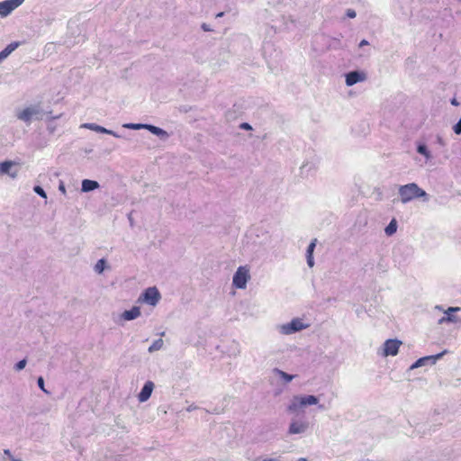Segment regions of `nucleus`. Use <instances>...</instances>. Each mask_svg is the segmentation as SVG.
<instances>
[{"label":"nucleus","mask_w":461,"mask_h":461,"mask_svg":"<svg viewBox=\"0 0 461 461\" xmlns=\"http://www.w3.org/2000/svg\"><path fill=\"white\" fill-rule=\"evenodd\" d=\"M313 405H317L320 411H326L328 409L325 404L320 403L319 396L313 394H298L293 396L286 410L291 414H296L301 410Z\"/></svg>","instance_id":"nucleus-1"},{"label":"nucleus","mask_w":461,"mask_h":461,"mask_svg":"<svg viewBox=\"0 0 461 461\" xmlns=\"http://www.w3.org/2000/svg\"><path fill=\"white\" fill-rule=\"evenodd\" d=\"M398 194L402 203H410L418 198H421L424 202H429V195L415 183L400 185Z\"/></svg>","instance_id":"nucleus-2"},{"label":"nucleus","mask_w":461,"mask_h":461,"mask_svg":"<svg viewBox=\"0 0 461 461\" xmlns=\"http://www.w3.org/2000/svg\"><path fill=\"white\" fill-rule=\"evenodd\" d=\"M42 115L43 111L40 104L30 105L16 113V117L27 124H30L32 120H41Z\"/></svg>","instance_id":"nucleus-3"},{"label":"nucleus","mask_w":461,"mask_h":461,"mask_svg":"<svg viewBox=\"0 0 461 461\" xmlns=\"http://www.w3.org/2000/svg\"><path fill=\"white\" fill-rule=\"evenodd\" d=\"M309 327V324H306L300 318H294L288 323H284L276 326V330L279 333L283 335H291L305 330Z\"/></svg>","instance_id":"nucleus-4"},{"label":"nucleus","mask_w":461,"mask_h":461,"mask_svg":"<svg viewBox=\"0 0 461 461\" xmlns=\"http://www.w3.org/2000/svg\"><path fill=\"white\" fill-rule=\"evenodd\" d=\"M310 429V422L305 419L304 416L294 417L288 426V435H303Z\"/></svg>","instance_id":"nucleus-5"},{"label":"nucleus","mask_w":461,"mask_h":461,"mask_svg":"<svg viewBox=\"0 0 461 461\" xmlns=\"http://www.w3.org/2000/svg\"><path fill=\"white\" fill-rule=\"evenodd\" d=\"M161 299V294L156 286L149 287L143 291L138 299V303L156 306Z\"/></svg>","instance_id":"nucleus-6"},{"label":"nucleus","mask_w":461,"mask_h":461,"mask_svg":"<svg viewBox=\"0 0 461 461\" xmlns=\"http://www.w3.org/2000/svg\"><path fill=\"white\" fill-rule=\"evenodd\" d=\"M402 344V341L397 339H386L382 346L381 356L384 357L396 356Z\"/></svg>","instance_id":"nucleus-7"},{"label":"nucleus","mask_w":461,"mask_h":461,"mask_svg":"<svg viewBox=\"0 0 461 461\" xmlns=\"http://www.w3.org/2000/svg\"><path fill=\"white\" fill-rule=\"evenodd\" d=\"M249 277V270L245 267H240L233 276L232 284L236 288L244 289Z\"/></svg>","instance_id":"nucleus-8"},{"label":"nucleus","mask_w":461,"mask_h":461,"mask_svg":"<svg viewBox=\"0 0 461 461\" xmlns=\"http://www.w3.org/2000/svg\"><path fill=\"white\" fill-rule=\"evenodd\" d=\"M24 0H5L0 2V15L8 16L14 10L19 7Z\"/></svg>","instance_id":"nucleus-9"},{"label":"nucleus","mask_w":461,"mask_h":461,"mask_svg":"<svg viewBox=\"0 0 461 461\" xmlns=\"http://www.w3.org/2000/svg\"><path fill=\"white\" fill-rule=\"evenodd\" d=\"M346 77V85L348 86H354L358 82H363L366 78V75L363 71L354 70L347 73L345 75Z\"/></svg>","instance_id":"nucleus-10"},{"label":"nucleus","mask_w":461,"mask_h":461,"mask_svg":"<svg viewBox=\"0 0 461 461\" xmlns=\"http://www.w3.org/2000/svg\"><path fill=\"white\" fill-rule=\"evenodd\" d=\"M461 311L460 307H448L444 311L445 316L438 320V324H443L445 322L456 323L460 320L457 316L454 315L455 312Z\"/></svg>","instance_id":"nucleus-11"},{"label":"nucleus","mask_w":461,"mask_h":461,"mask_svg":"<svg viewBox=\"0 0 461 461\" xmlns=\"http://www.w3.org/2000/svg\"><path fill=\"white\" fill-rule=\"evenodd\" d=\"M154 383L151 382V381H147L142 389L140 390V393L138 394V400L140 402H145L146 401H148L149 399V397L151 396V393L153 392V389H154Z\"/></svg>","instance_id":"nucleus-12"},{"label":"nucleus","mask_w":461,"mask_h":461,"mask_svg":"<svg viewBox=\"0 0 461 461\" xmlns=\"http://www.w3.org/2000/svg\"><path fill=\"white\" fill-rule=\"evenodd\" d=\"M317 170V165L314 161H305L300 167V176L302 177L307 178L312 176Z\"/></svg>","instance_id":"nucleus-13"},{"label":"nucleus","mask_w":461,"mask_h":461,"mask_svg":"<svg viewBox=\"0 0 461 461\" xmlns=\"http://www.w3.org/2000/svg\"><path fill=\"white\" fill-rule=\"evenodd\" d=\"M83 128H86V129H89V130H92L94 131H96V132H100V133H105V134H109V135H112L115 138H121L122 136L120 134H118L117 132L112 131V130H108L103 126H100V125H97L95 123H84L82 125Z\"/></svg>","instance_id":"nucleus-14"},{"label":"nucleus","mask_w":461,"mask_h":461,"mask_svg":"<svg viewBox=\"0 0 461 461\" xmlns=\"http://www.w3.org/2000/svg\"><path fill=\"white\" fill-rule=\"evenodd\" d=\"M317 244V240L313 239L311 243L309 244L307 250H306V260L307 265L310 267H312L314 266V258H313V251Z\"/></svg>","instance_id":"nucleus-15"},{"label":"nucleus","mask_w":461,"mask_h":461,"mask_svg":"<svg viewBox=\"0 0 461 461\" xmlns=\"http://www.w3.org/2000/svg\"><path fill=\"white\" fill-rule=\"evenodd\" d=\"M140 315V309L138 306H133L131 309L124 311L122 317L125 321H132Z\"/></svg>","instance_id":"nucleus-16"},{"label":"nucleus","mask_w":461,"mask_h":461,"mask_svg":"<svg viewBox=\"0 0 461 461\" xmlns=\"http://www.w3.org/2000/svg\"><path fill=\"white\" fill-rule=\"evenodd\" d=\"M432 364V356H426L424 357L419 358L415 361L410 367L409 371Z\"/></svg>","instance_id":"nucleus-17"},{"label":"nucleus","mask_w":461,"mask_h":461,"mask_svg":"<svg viewBox=\"0 0 461 461\" xmlns=\"http://www.w3.org/2000/svg\"><path fill=\"white\" fill-rule=\"evenodd\" d=\"M145 126L146 130L149 131L151 133L161 139H167L168 137V133L159 127L151 124H145Z\"/></svg>","instance_id":"nucleus-18"},{"label":"nucleus","mask_w":461,"mask_h":461,"mask_svg":"<svg viewBox=\"0 0 461 461\" xmlns=\"http://www.w3.org/2000/svg\"><path fill=\"white\" fill-rule=\"evenodd\" d=\"M99 187V184L97 181L90 180V179H84L82 181V192L87 193L90 191H94Z\"/></svg>","instance_id":"nucleus-19"},{"label":"nucleus","mask_w":461,"mask_h":461,"mask_svg":"<svg viewBox=\"0 0 461 461\" xmlns=\"http://www.w3.org/2000/svg\"><path fill=\"white\" fill-rule=\"evenodd\" d=\"M17 47V42H12L7 45L2 51H0V63L5 59Z\"/></svg>","instance_id":"nucleus-20"},{"label":"nucleus","mask_w":461,"mask_h":461,"mask_svg":"<svg viewBox=\"0 0 461 461\" xmlns=\"http://www.w3.org/2000/svg\"><path fill=\"white\" fill-rule=\"evenodd\" d=\"M14 162L12 161H4L0 163V174H7L11 176L12 177L16 176V173H11L10 169L13 167Z\"/></svg>","instance_id":"nucleus-21"},{"label":"nucleus","mask_w":461,"mask_h":461,"mask_svg":"<svg viewBox=\"0 0 461 461\" xmlns=\"http://www.w3.org/2000/svg\"><path fill=\"white\" fill-rule=\"evenodd\" d=\"M273 372L277 375L280 378H282L285 383H290L294 378V375L285 373L283 370H280L278 368H275Z\"/></svg>","instance_id":"nucleus-22"},{"label":"nucleus","mask_w":461,"mask_h":461,"mask_svg":"<svg viewBox=\"0 0 461 461\" xmlns=\"http://www.w3.org/2000/svg\"><path fill=\"white\" fill-rule=\"evenodd\" d=\"M397 230V221L395 219H393L389 224L385 227L384 232L387 236L393 235Z\"/></svg>","instance_id":"nucleus-23"},{"label":"nucleus","mask_w":461,"mask_h":461,"mask_svg":"<svg viewBox=\"0 0 461 461\" xmlns=\"http://www.w3.org/2000/svg\"><path fill=\"white\" fill-rule=\"evenodd\" d=\"M164 345V341L163 339H156L155 341H153V343L149 346L148 351L149 353H152V352H155V351H158L159 349L162 348Z\"/></svg>","instance_id":"nucleus-24"},{"label":"nucleus","mask_w":461,"mask_h":461,"mask_svg":"<svg viewBox=\"0 0 461 461\" xmlns=\"http://www.w3.org/2000/svg\"><path fill=\"white\" fill-rule=\"evenodd\" d=\"M105 266H106V261L104 258H101L99 259L95 266V271L98 274H101L104 272V268H105Z\"/></svg>","instance_id":"nucleus-25"},{"label":"nucleus","mask_w":461,"mask_h":461,"mask_svg":"<svg viewBox=\"0 0 461 461\" xmlns=\"http://www.w3.org/2000/svg\"><path fill=\"white\" fill-rule=\"evenodd\" d=\"M122 127L130 130H140L145 129L146 126L143 123H124Z\"/></svg>","instance_id":"nucleus-26"},{"label":"nucleus","mask_w":461,"mask_h":461,"mask_svg":"<svg viewBox=\"0 0 461 461\" xmlns=\"http://www.w3.org/2000/svg\"><path fill=\"white\" fill-rule=\"evenodd\" d=\"M33 191L38 194L40 195L41 197L42 198H46L47 197V194H46V192L43 190V188L40 185H35L33 187Z\"/></svg>","instance_id":"nucleus-27"},{"label":"nucleus","mask_w":461,"mask_h":461,"mask_svg":"<svg viewBox=\"0 0 461 461\" xmlns=\"http://www.w3.org/2000/svg\"><path fill=\"white\" fill-rule=\"evenodd\" d=\"M26 364H27V360H26L25 358H24V359L20 360L19 362H17V363L15 364V366H14V370H15V371H21V370H23V369L25 367Z\"/></svg>","instance_id":"nucleus-28"},{"label":"nucleus","mask_w":461,"mask_h":461,"mask_svg":"<svg viewBox=\"0 0 461 461\" xmlns=\"http://www.w3.org/2000/svg\"><path fill=\"white\" fill-rule=\"evenodd\" d=\"M417 150L420 154L425 155L426 157L429 156L428 149L424 144H420L417 148Z\"/></svg>","instance_id":"nucleus-29"},{"label":"nucleus","mask_w":461,"mask_h":461,"mask_svg":"<svg viewBox=\"0 0 461 461\" xmlns=\"http://www.w3.org/2000/svg\"><path fill=\"white\" fill-rule=\"evenodd\" d=\"M400 8H401V14L403 17L407 18V17H409L411 15V10L410 7H403V6L401 5Z\"/></svg>","instance_id":"nucleus-30"},{"label":"nucleus","mask_w":461,"mask_h":461,"mask_svg":"<svg viewBox=\"0 0 461 461\" xmlns=\"http://www.w3.org/2000/svg\"><path fill=\"white\" fill-rule=\"evenodd\" d=\"M38 386L46 393H48V391L44 387V379L42 376L38 377L37 379Z\"/></svg>","instance_id":"nucleus-31"},{"label":"nucleus","mask_w":461,"mask_h":461,"mask_svg":"<svg viewBox=\"0 0 461 461\" xmlns=\"http://www.w3.org/2000/svg\"><path fill=\"white\" fill-rule=\"evenodd\" d=\"M453 131L457 135L461 134V118L459 119L456 125H454Z\"/></svg>","instance_id":"nucleus-32"},{"label":"nucleus","mask_w":461,"mask_h":461,"mask_svg":"<svg viewBox=\"0 0 461 461\" xmlns=\"http://www.w3.org/2000/svg\"><path fill=\"white\" fill-rule=\"evenodd\" d=\"M346 15L348 17V18H355L357 16V13L355 10L353 9H348L347 12H346Z\"/></svg>","instance_id":"nucleus-33"},{"label":"nucleus","mask_w":461,"mask_h":461,"mask_svg":"<svg viewBox=\"0 0 461 461\" xmlns=\"http://www.w3.org/2000/svg\"><path fill=\"white\" fill-rule=\"evenodd\" d=\"M447 353V350H444L442 351L441 353H438V354H434V357H433V359H434V363L440 359L445 354Z\"/></svg>","instance_id":"nucleus-34"},{"label":"nucleus","mask_w":461,"mask_h":461,"mask_svg":"<svg viewBox=\"0 0 461 461\" xmlns=\"http://www.w3.org/2000/svg\"><path fill=\"white\" fill-rule=\"evenodd\" d=\"M240 127L242 130H247V131L252 130V126L248 122H242Z\"/></svg>","instance_id":"nucleus-35"},{"label":"nucleus","mask_w":461,"mask_h":461,"mask_svg":"<svg viewBox=\"0 0 461 461\" xmlns=\"http://www.w3.org/2000/svg\"><path fill=\"white\" fill-rule=\"evenodd\" d=\"M59 190L62 193V194H66V188H65V185L62 181L59 182Z\"/></svg>","instance_id":"nucleus-36"},{"label":"nucleus","mask_w":461,"mask_h":461,"mask_svg":"<svg viewBox=\"0 0 461 461\" xmlns=\"http://www.w3.org/2000/svg\"><path fill=\"white\" fill-rule=\"evenodd\" d=\"M197 409H198V406H196L195 404H191V405H189V406L186 408V411H187L188 412H191V411H195V410H197Z\"/></svg>","instance_id":"nucleus-37"},{"label":"nucleus","mask_w":461,"mask_h":461,"mask_svg":"<svg viewBox=\"0 0 461 461\" xmlns=\"http://www.w3.org/2000/svg\"><path fill=\"white\" fill-rule=\"evenodd\" d=\"M369 44V42L366 41V40H362L359 44H358V47L359 48H362L364 46H367Z\"/></svg>","instance_id":"nucleus-38"},{"label":"nucleus","mask_w":461,"mask_h":461,"mask_svg":"<svg viewBox=\"0 0 461 461\" xmlns=\"http://www.w3.org/2000/svg\"><path fill=\"white\" fill-rule=\"evenodd\" d=\"M128 220L130 221L131 226H133V219H132L131 213H130L128 215Z\"/></svg>","instance_id":"nucleus-39"},{"label":"nucleus","mask_w":461,"mask_h":461,"mask_svg":"<svg viewBox=\"0 0 461 461\" xmlns=\"http://www.w3.org/2000/svg\"><path fill=\"white\" fill-rule=\"evenodd\" d=\"M4 453H5V455L8 456L12 459L13 456H12L11 452H10L9 449H5Z\"/></svg>","instance_id":"nucleus-40"},{"label":"nucleus","mask_w":461,"mask_h":461,"mask_svg":"<svg viewBox=\"0 0 461 461\" xmlns=\"http://www.w3.org/2000/svg\"><path fill=\"white\" fill-rule=\"evenodd\" d=\"M202 28H203V31H205V32L210 31L209 27H208V26H207V24H205V23H203V24L202 25Z\"/></svg>","instance_id":"nucleus-41"},{"label":"nucleus","mask_w":461,"mask_h":461,"mask_svg":"<svg viewBox=\"0 0 461 461\" xmlns=\"http://www.w3.org/2000/svg\"><path fill=\"white\" fill-rule=\"evenodd\" d=\"M277 458H264L261 461H277Z\"/></svg>","instance_id":"nucleus-42"},{"label":"nucleus","mask_w":461,"mask_h":461,"mask_svg":"<svg viewBox=\"0 0 461 461\" xmlns=\"http://www.w3.org/2000/svg\"><path fill=\"white\" fill-rule=\"evenodd\" d=\"M451 104H452L453 105H458V104H458V102L456 101V99H455V98H453V99L451 100Z\"/></svg>","instance_id":"nucleus-43"},{"label":"nucleus","mask_w":461,"mask_h":461,"mask_svg":"<svg viewBox=\"0 0 461 461\" xmlns=\"http://www.w3.org/2000/svg\"><path fill=\"white\" fill-rule=\"evenodd\" d=\"M297 461H308L305 457H300Z\"/></svg>","instance_id":"nucleus-44"},{"label":"nucleus","mask_w":461,"mask_h":461,"mask_svg":"<svg viewBox=\"0 0 461 461\" xmlns=\"http://www.w3.org/2000/svg\"><path fill=\"white\" fill-rule=\"evenodd\" d=\"M11 461H22V460H20V459H16V458H14V457H12Z\"/></svg>","instance_id":"nucleus-45"},{"label":"nucleus","mask_w":461,"mask_h":461,"mask_svg":"<svg viewBox=\"0 0 461 461\" xmlns=\"http://www.w3.org/2000/svg\"><path fill=\"white\" fill-rule=\"evenodd\" d=\"M222 15H223V13H219V14H217V17H221Z\"/></svg>","instance_id":"nucleus-46"},{"label":"nucleus","mask_w":461,"mask_h":461,"mask_svg":"<svg viewBox=\"0 0 461 461\" xmlns=\"http://www.w3.org/2000/svg\"><path fill=\"white\" fill-rule=\"evenodd\" d=\"M403 2V0H398V4L401 5Z\"/></svg>","instance_id":"nucleus-47"},{"label":"nucleus","mask_w":461,"mask_h":461,"mask_svg":"<svg viewBox=\"0 0 461 461\" xmlns=\"http://www.w3.org/2000/svg\"><path fill=\"white\" fill-rule=\"evenodd\" d=\"M436 309L442 310L440 306H436Z\"/></svg>","instance_id":"nucleus-48"}]
</instances>
